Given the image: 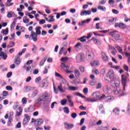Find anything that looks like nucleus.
<instances>
[{
	"label": "nucleus",
	"mask_w": 130,
	"mask_h": 130,
	"mask_svg": "<svg viewBox=\"0 0 130 130\" xmlns=\"http://www.w3.org/2000/svg\"><path fill=\"white\" fill-rule=\"evenodd\" d=\"M121 82L122 85L123 86V90H120L119 89H116L114 91V94L115 95H117V94H119V97H121V96H124L125 95V93L123 92V91H125V87H126V83L127 82H129V79L127 78V76H125V75L123 74L121 75Z\"/></svg>",
	"instance_id": "obj_1"
},
{
	"label": "nucleus",
	"mask_w": 130,
	"mask_h": 130,
	"mask_svg": "<svg viewBox=\"0 0 130 130\" xmlns=\"http://www.w3.org/2000/svg\"><path fill=\"white\" fill-rule=\"evenodd\" d=\"M118 31L114 30L112 31H111L109 33V35L113 37L115 40L116 41H119V40H121V39H120V35H119L118 34Z\"/></svg>",
	"instance_id": "obj_2"
},
{
	"label": "nucleus",
	"mask_w": 130,
	"mask_h": 130,
	"mask_svg": "<svg viewBox=\"0 0 130 130\" xmlns=\"http://www.w3.org/2000/svg\"><path fill=\"white\" fill-rule=\"evenodd\" d=\"M86 58L88 60H92L94 58V53L92 51H88L86 52Z\"/></svg>",
	"instance_id": "obj_3"
},
{
	"label": "nucleus",
	"mask_w": 130,
	"mask_h": 130,
	"mask_svg": "<svg viewBox=\"0 0 130 130\" xmlns=\"http://www.w3.org/2000/svg\"><path fill=\"white\" fill-rule=\"evenodd\" d=\"M60 60L62 62H61L60 68L61 70L66 71V57H61Z\"/></svg>",
	"instance_id": "obj_4"
},
{
	"label": "nucleus",
	"mask_w": 130,
	"mask_h": 130,
	"mask_svg": "<svg viewBox=\"0 0 130 130\" xmlns=\"http://www.w3.org/2000/svg\"><path fill=\"white\" fill-rule=\"evenodd\" d=\"M107 78H109L110 81H113L114 78V71H113V70H110L107 75Z\"/></svg>",
	"instance_id": "obj_5"
},
{
	"label": "nucleus",
	"mask_w": 130,
	"mask_h": 130,
	"mask_svg": "<svg viewBox=\"0 0 130 130\" xmlns=\"http://www.w3.org/2000/svg\"><path fill=\"white\" fill-rule=\"evenodd\" d=\"M115 27H119V28H121V29H126L127 27V26H126V24L122 23H116L115 24Z\"/></svg>",
	"instance_id": "obj_6"
},
{
	"label": "nucleus",
	"mask_w": 130,
	"mask_h": 130,
	"mask_svg": "<svg viewBox=\"0 0 130 130\" xmlns=\"http://www.w3.org/2000/svg\"><path fill=\"white\" fill-rule=\"evenodd\" d=\"M101 99H105L106 100H107L109 102H110V101H113V99H114V98L113 96H105V94H103V95L101 97Z\"/></svg>",
	"instance_id": "obj_7"
},
{
	"label": "nucleus",
	"mask_w": 130,
	"mask_h": 130,
	"mask_svg": "<svg viewBox=\"0 0 130 130\" xmlns=\"http://www.w3.org/2000/svg\"><path fill=\"white\" fill-rule=\"evenodd\" d=\"M25 118L23 120V125H26V124L29 122V120H30V116L28 115V114L24 115Z\"/></svg>",
	"instance_id": "obj_8"
},
{
	"label": "nucleus",
	"mask_w": 130,
	"mask_h": 130,
	"mask_svg": "<svg viewBox=\"0 0 130 130\" xmlns=\"http://www.w3.org/2000/svg\"><path fill=\"white\" fill-rule=\"evenodd\" d=\"M21 61H22V60L20 58V56H16L15 57L14 63L19 65L21 63Z\"/></svg>",
	"instance_id": "obj_9"
},
{
	"label": "nucleus",
	"mask_w": 130,
	"mask_h": 130,
	"mask_svg": "<svg viewBox=\"0 0 130 130\" xmlns=\"http://www.w3.org/2000/svg\"><path fill=\"white\" fill-rule=\"evenodd\" d=\"M31 35H30V37L32 39V40L35 42L37 41V34H36V32L31 31Z\"/></svg>",
	"instance_id": "obj_10"
},
{
	"label": "nucleus",
	"mask_w": 130,
	"mask_h": 130,
	"mask_svg": "<svg viewBox=\"0 0 130 130\" xmlns=\"http://www.w3.org/2000/svg\"><path fill=\"white\" fill-rule=\"evenodd\" d=\"M40 87L41 88H44V87L46 88L47 87H48V81H47V80H43L42 81V85H40Z\"/></svg>",
	"instance_id": "obj_11"
},
{
	"label": "nucleus",
	"mask_w": 130,
	"mask_h": 130,
	"mask_svg": "<svg viewBox=\"0 0 130 130\" xmlns=\"http://www.w3.org/2000/svg\"><path fill=\"white\" fill-rule=\"evenodd\" d=\"M67 98L69 103H70L69 106H71V107H74V103L73 102V101H72L71 96L67 95Z\"/></svg>",
	"instance_id": "obj_12"
},
{
	"label": "nucleus",
	"mask_w": 130,
	"mask_h": 130,
	"mask_svg": "<svg viewBox=\"0 0 130 130\" xmlns=\"http://www.w3.org/2000/svg\"><path fill=\"white\" fill-rule=\"evenodd\" d=\"M43 123V119H38L37 120V122L35 123V125L37 126H39V125H41Z\"/></svg>",
	"instance_id": "obj_13"
},
{
	"label": "nucleus",
	"mask_w": 130,
	"mask_h": 130,
	"mask_svg": "<svg viewBox=\"0 0 130 130\" xmlns=\"http://www.w3.org/2000/svg\"><path fill=\"white\" fill-rule=\"evenodd\" d=\"M120 84V83H119V82H118V83H114L111 84V86L114 89H119H119H120V88L119 87Z\"/></svg>",
	"instance_id": "obj_14"
},
{
	"label": "nucleus",
	"mask_w": 130,
	"mask_h": 130,
	"mask_svg": "<svg viewBox=\"0 0 130 130\" xmlns=\"http://www.w3.org/2000/svg\"><path fill=\"white\" fill-rule=\"evenodd\" d=\"M42 28L41 26H37L35 28L36 34L37 35H41V30H40Z\"/></svg>",
	"instance_id": "obj_15"
},
{
	"label": "nucleus",
	"mask_w": 130,
	"mask_h": 130,
	"mask_svg": "<svg viewBox=\"0 0 130 130\" xmlns=\"http://www.w3.org/2000/svg\"><path fill=\"white\" fill-rule=\"evenodd\" d=\"M91 14V11L88 10L82 11L80 13L81 16H87V15H90Z\"/></svg>",
	"instance_id": "obj_16"
},
{
	"label": "nucleus",
	"mask_w": 130,
	"mask_h": 130,
	"mask_svg": "<svg viewBox=\"0 0 130 130\" xmlns=\"http://www.w3.org/2000/svg\"><path fill=\"white\" fill-rule=\"evenodd\" d=\"M83 59H84V55L82 54L79 53L78 54L77 56V60H78L79 61H82Z\"/></svg>",
	"instance_id": "obj_17"
},
{
	"label": "nucleus",
	"mask_w": 130,
	"mask_h": 130,
	"mask_svg": "<svg viewBox=\"0 0 130 130\" xmlns=\"http://www.w3.org/2000/svg\"><path fill=\"white\" fill-rule=\"evenodd\" d=\"M39 98L41 99L42 101H47V99H48V95L42 94Z\"/></svg>",
	"instance_id": "obj_18"
},
{
	"label": "nucleus",
	"mask_w": 130,
	"mask_h": 130,
	"mask_svg": "<svg viewBox=\"0 0 130 130\" xmlns=\"http://www.w3.org/2000/svg\"><path fill=\"white\" fill-rule=\"evenodd\" d=\"M92 97L94 98V99H97V98H100V93L98 91L94 92L92 94Z\"/></svg>",
	"instance_id": "obj_19"
},
{
	"label": "nucleus",
	"mask_w": 130,
	"mask_h": 130,
	"mask_svg": "<svg viewBox=\"0 0 130 130\" xmlns=\"http://www.w3.org/2000/svg\"><path fill=\"white\" fill-rule=\"evenodd\" d=\"M63 85H64V83H61L60 86H58L57 87L58 90H59V91H60L61 93H63V92H64V91H63V89H62V88H63Z\"/></svg>",
	"instance_id": "obj_20"
},
{
	"label": "nucleus",
	"mask_w": 130,
	"mask_h": 130,
	"mask_svg": "<svg viewBox=\"0 0 130 130\" xmlns=\"http://www.w3.org/2000/svg\"><path fill=\"white\" fill-rule=\"evenodd\" d=\"M0 56L2 57L3 59L4 60H6V59L8 57L7 54L5 53L4 52H0Z\"/></svg>",
	"instance_id": "obj_21"
},
{
	"label": "nucleus",
	"mask_w": 130,
	"mask_h": 130,
	"mask_svg": "<svg viewBox=\"0 0 130 130\" xmlns=\"http://www.w3.org/2000/svg\"><path fill=\"white\" fill-rule=\"evenodd\" d=\"M15 13L13 11L9 12L7 14V18H12L15 16Z\"/></svg>",
	"instance_id": "obj_22"
},
{
	"label": "nucleus",
	"mask_w": 130,
	"mask_h": 130,
	"mask_svg": "<svg viewBox=\"0 0 130 130\" xmlns=\"http://www.w3.org/2000/svg\"><path fill=\"white\" fill-rule=\"evenodd\" d=\"M75 72V76L76 78H79L80 77V75H81V73H80V71L78 69H76L74 70Z\"/></svg>",
	"instance_id": "obj_23"
},
{
	"label": "nucleus",
	"mask_w": 130,
	"mask_h": 130,
	"mask_svg": "<svg viewBox=\"0 0 130 130\" xmlns=\"http://www.w3.org/2000/svg\"><path fill=\"white\" fill-rule=\"evenodd\" d=\"M111 90V88L110 87H107L106 88L104 89V92L106 94H109V92Z\"/></svg>",
	"instance_id": "obj_24"
},
{
	"label": "nucleus",
	"mask_w": 130,
	"mask_h": 130,
	"mask_svg": "<svg viewBox=\"0 0 130 130\" xmlns=\"http://www.w3.org/2000/svg\"><path fill=\"white\" fill-rule=\"evenodd\" d=\"M68 89L70 91H77L79 88L76 86H69Z\"/></svg>",
	"instance_id": "obj_25"
},
{
	"label": "nucleus",
	"mask_w": 130,
	"mask_h": 130,
	"mask_svg": "<svg viewBox=\"0 0 130 130\" xmlns=\"http://www.w3.org/2000/svg\"><path fill=\"white\" fill-rule=\"evenodd\" d=\"M1 33L4 35H8L9 34V28H6V30L2 29Z\"/></svg>",
	"instance_id": "obj_26"
},
{
	"label": "nucleus",
	"mask_w": 130,
	"mask_h": 130,
	"mask_svg": "<svg viewBox=\"0 0 130 130\" xmlns=\"http://www.w3.org/2000/svg\"><path fill=\"white\" fill-rule=\"evenodd\" d=\"M83 46H82V44L81 43H78L75 45L76 49H82Z\"/></svg>",
	"instance_id": "obj_27"
},
{
	"label": "nucleus",
	"mask_w": 130,
	"mask_h": 130,
	"mask_svg": "<svg viewBox=\"0 0 130 130\" xmlns=\"http://www.w3.org/2000/svg\"><path fill=\"white\" fill-rule=\"evenodd\" d=\"M113 112L115 114V115H119V109L118 108H115L113 110Z\"/></svg>",
	"instance_id": "obj_28"
},
{
	"label": "nucleus",
	"mask_w": 130,
	"mask_h": 130,
	"mask_svg": "<svg viewBox=\"0 0 130 130\" xmlns=\"http://www.w3.org/2000/svg\"><path fill=\"white\" fill-rule=\"evenodd\" d=\"M90 64L91 67H95L96 66H99L100 63L98 61H94L93 62H91Z\"/></svg>",
	"instance_id": "obj_29"
},
{
	"label": "nucleus",
	"mask_w": 130,
	"mask_h": 130,
	"mask_svg": "<svg viewBox=\"0 0 130 130\" xmlns=\"http://www.w3.org/2000/svg\"><path fill=\"white\" fill-rule=\"evenodd\" d=\"M91 40H93V42L95 44H99L100 43V40H99L98 39H95L94 38H92Z\"/></svg>",
	"instance_id": "obj_30"
},
{
	"label": "nucleus",
	"mask_w": 130,
	"mask_h": 130,
	"mask_svg": "<svg viewBox=\"0 0 130 130\" xmlns=\"http://www.w3.org/2000/svg\"><path fill=\"white\" fill-rule=\"evenodd\" d=\"M78 40H80L81 42H86V36H83L80 38L78 39Z\"/></svg>",
	"instance_id": "obj_31"
},
{
	"label": "nucleus",
	"mask_w": 130,
	"mask_h": 130,
	"mask_svg": "<svg viewBox=\"0 0 130 130\" xmlns=\"http://www.w3.org/2000/svg\"><path fill=\"white\" fill-rule=\"evenodd\" d=\"M66 125L67 126V128H68L69 129H72V128H73V127H74V124H68L66 123Z\"/></svg>",
	"instance_id": "obj_32"
},
{
	"label": "nucleus",
	"mask_w": 130,
	"mask_h": 130,
	"mask_svg": "<svg viewBox=\"0 0 130 130\" xmlns=\"http://www.w3.org/2000/svg\"><path fill=\"white\" fill-rule=\"evenodd\" d=\"M90 21H91V18H89L84 21H81V23H82V24H83L84 25V24H88V23H90Z\"/></svg>",
	"instance_id": "obj_33"
},
{
	"label": "nucleus",
	"mask_w": 130,
	"mask_h": 130,
	"mask_svg": "<svg viewBox=\"0 0 130 130\" xmlns=\"http://www.w3.org/2000/svg\"><path fill=\"white\" fill-rule=\"evenodd\" d=\"M15 46V43L14 42H10L9 46H7L8 48H12Z\"/></svg>",
	"instance_id": "obj_34"
},
{
	"label": "nucleus",
	"mask_w": 130,
	"mask_h": 130,
	"mask_svg": "<svg viewBox=\"0 0 130 130\" xmlns=\"http://www.w3.org/2000/svg\"><path fill=\"white\" fill-rule=\"evenodd\" d=\"M43 101L42 100L40 99L39 98L37 99L36 100V104H38V105H41V102Z\"/></svg>",
	"instance_id": "obj_35"
},
{
	"label": "nucleus",
	"mask_w": 130,
	"mask_h": 130,
	"mask_svg": "<svg viewBox=\"0 0 130 130\" xmlns=\"http://www.w3.org/2000/svg\"><path fill=\"white\" fill-rule=\"evenodd\" d=\"M104 6H98V10H101V11H106V8L103 7Z\"/></svg>",
	"instance_id": "obj_36"
},
{
	"label": "nucleus",
	"mask_w": 130,
	"mask_h": 130,
	"mask_svg": "<svg viewBox=\"0 0 130 130\" xmlns=\"http://www.w3.org/2000/svg\"><path fill=\"white\" fill-rule=\"evenodd\" d=\"M23 69H25L26 72H29L31 70V66L26 67L25 65L24 66Z\"/></svg>",
	"instance_id": "obj_37"
},
{
	"label": "nucleus",
	"mask_w": 130,
	"mask_h": 130,
	"mask_svg": "<svg viewBox=\"0 0 130 130\" xmlns=\"http://www.w3.org/2000/svg\"><path fill=\"white\" fill-rule=\"evenodd\" d=\"M38 95V90H35L32 94V96L33 98L36 97V95Z\"/></svg>",
	"instance_id": "obj_38"
},
{
	"label": "nucleus",
	"mask_w": 130,
	"mask_h": 130,
	"mask_svg": "<svg viewBox=\"0 0 130 130\" xmlns=\"http://www.w3.org/2000/svg\"><path fill=\"white\" fill-rule=\"evenodd\" d=\"M70 69V67L66 66V74H71L72 72L71 71H69L68 70Z\"/></svg>",
	"instance_id": "obj_39"
},
{
	"label": "nucleus",
	"mask_w": 130,
	"mask_h": 130,
	"mask_svg": "<svg viewBox=\"0 0 130 130\" xmlns=\"http://www.w3.org/2000/svg\"><path fill=\"white\" fill-rule=\"evenodd\" d=\"M23 23H29V19L27 18L26 16L23 17Z\"/></svg>",
	"instance_id": "obj_40"
},
{
	"label": "nucleus",
	"mask_w": 130,
	"mask_h": 130,
	"mask_svg": "<svg viewBox=\"0 0 130 130\" xmlns=\"http://www.w3.org/2000/svg\"><path fill=\"white\" fill-rule=\"evenodd\" d=\"M25 90H26V92H28V91H30L32 89V87L27 86L24 87Z\"/></svg>",
	"instance_id": "obj_41"
},
{
	"label": "nucleus",
	"mask_w": 130,
	"mask_h": 130,
	"mask_svg": "<svg viewBox=\"0 0 130 130\" xmlns=\"http://www.w3.org/2000/svg\"><path fill=\"white\" fill-rule=\"evenodd\" d=\"M16 26V21L14 20L13 21L11 25V29H14Z\"/></svg>",
	"instance_id": "obj_42"
},
{
	"label": "nucleus",
	"mask_w": 130,
	"mask_h": 130,
	"mask_svg": "<svg viewBox=\"0 0 130 130\" xmlns=\"http://www.w3.org/2000/svg\"><path fill=\"white\" fill-rule=\"evenodd\" d=\"M106 73V70L105 69H102L101 70V74L103 76H104L105 75V73Z\"/></svg>",
	"instance_id": "obj_43"
},
{
	"label": "nucleus",
	"mask_w": 130,
	"mask_h": 130,
	"mask_svg": "<svg viewBox=\"0 0 130 130\" xmlns=\"http://www.w3.org/2000/svg\"><path fill=\"white\" fill-rule=\"evenodd\" d=\"M123 68L124 70V71H125L126 72H128V66L124 64L123 66Z\"/></svg>",
	"instance_id": "obj_44"
},
{
	"label": "nucleus",
	"mask_w": 130,
	"mask_h": 130,
	"mask_svg": "<svg viewBox=\"0 0 130 130\" xmlns=\"http://www.w3.org/2000/svg\"><path fill=\"white\" fill-rule=\"evenodd\" d=\"M21 122H18L15 126V128H21Z\"/></svg>",
	"instance_id": "obj_45"
},
{
	"label": "nucleus",
	"mask_w": 130,
	"mask_h": 130,
	"mask_svg": "<svg viewBox=\"0 0 130 130\" xmlns=\"http://www.w3.org/2000/svg\"><path fill=\"white\" fill-rule=\"evenodd\" d=\"M101 88H102V84L101 83V82H99L98 84V85L96 86V89H101Z\"/></svg>",
	"instance_id": "obj_46"
},
{
	"label": "nucleus",
	"mask_w": 130,
	"mask_h": 130,
	"mask_svg": "<svg viewBox=\"0 0 130 130\" xmlns=\"http://www.w3.org/2000/svg\"><path fill=\"white\" fill-rule=\"evenodd\" d=\"M22 104H26L27 103V98H23L22 99Z\"/></svg>",
	"instance_id": "obj_47"
},
{
	"label": "nucleus",
	"mask_w": 130,
	"mask_h": 130,
	"mask_svg": "<svg viewBox=\"0 0 130 130\" xmlns=\"http://www.w3.org/2000/svg\"><path fill=\"white\" fill-rule=\"evenodd\" d=\"M86 101H87V102H96V101H97V100L87 99Z\"/></svg>",
	"instance_id": "obj_48"
},
{
	"label": "nucleus",
	"mask_w": 130,
	"mask_h": 130,
	"mask_svg": "<svg viewBox=\"0 0 130 130\" xmlns=\"http://www.w3.org/2000/svg\"><path fill=\"white\" fill-rule=\"evenodd\" d=\"M41 81V77H38L37 78H36L35 79V82L37 84H39V81Z\"/></svg>",
	"instance_id": "obj_49"
},
{
	"label": "nucleus",
	"mask_w": 130,
	"mask_h": 130,
	"mask_svg": "<svg viewBox=\"0 0 130 130\" xmlns=\"http://www.w3.org/2000/svg\"><path fill=\"white\" fill-rule=\"evenodd\" d=\"M9 94V93L7 91H4L3 92V97H7V95Z\"/></svg>",
	"instance_id": "obj_50"
},
{
	"label": "nucleus",
	"mask_w": 130,
	"mask_h": 130,
	"mask_svg": "<svg viewBox=\"0 0 130 130\" xmlns=\"http://www.w3.org/2000/svg\"><path fill=\"white\" fill-rule=\"evenodd\" d=\"M33 48L32 49V51H34V53H35L36 51H37V50L36 49L37 47L34 44L32 45Z\"/></svg>",
	"instance_id": "obj_51"
},
{
	"label": "nucleus",
	"mask_w": 130,
	"mask_h": 130,
	"mask_svg": "<svg viewBox=\"0 0 130 130\" xmlns=\"http://www.w3.org/2000/svg\"><path fill=\"white\" fill-rule=\"evenodd\" d=\"M106 2H107V0H102L99 3V5H105V4H106Z\"/></svg>",
	"instance_id": "obj_52"
},
{
	"label": "nucleus",
	"mask_w": 130,
	"mask_h": 130,
	"mask_svg": "<svg viewBox=\"0 0 130 130\" xmlns=\"http://www.w3.org/2000/svg\"><path fill=\"white\" fill-rule=\"evenodd\" d=\"M78 115H77V113H73L72 114H71V117H72V118H76V117H77Z\"/></svg>",
	"instance_id": "obj_53"
},
{
	"label": "nucleus",
	"mask_w": 130,
	"mask_h": 130,
	"mask_svg": "<svg viewBox=\"0 0 130 130\" xmlns=\"http://www.w3.org/2000/svg\"><path fill=\"white\" fill-rule=\"evenodd\" d=\"M116 48L118 50L119 52H120V53H122V49H121V47L119 46H117Z\"/></svg>",
	"instance_id": "obj_54"
},
{
	"label": "nucleus",
	"mask_w": 130,
	"mask_h": 130,
	"mask_svg": "<svg viewBox=\"0 0 130 130\" xmlns=\"http://www.w3.org/2000/svg\"><path fill=\"white\" fill-rule=\"evenodd\" d=\"M39 24L40 25H43V24H45V20L41 19L39 22Z\"/></svg>",
	"instance_id": "obj_55"
},
{
	"label": "nucleus",
	"mask_w": 130,
	"mask_h": 130,
	"mask_svg": "<svg viewBox=\"0 0 130 130\" xmlns=\"http://www.w3.org/2000/svg\"><path fill=\"white\" fill-rule=\"evenodd\" d=\"M12 75H13V72H10L7 74V77L8 78H11V77H12Z\"/></svg>",
	"instance_id": "obj_56"
},
{
	"label": "nucleus",
	"mask_w": 130,
	"mask_h": 130,
	"mask_svg": "<svg viewBox=\"0 0 130 130\" xmlns=\"http://www.w3.org/2000/svg\"><path fill=\"white\" fill-rule=\"evenodd\" d=\"M6 89L8 91H12V90H13V87H12V86H6Z\"/></svg>",
	"instance_id": "obj_57"
},
{
	"label": "nucleus",
	"mask_w": 130,
	"mask_h": 130,
	"mask_svg": "<svg viewBox=\"0 0 130 130\" xmlns=\"http://www.w3.org/2000/svg\"><path fill=\"white\" fill-rule=\"evenodd\" d=\"M60 103H61V105L63 106L66 105V99L62 100Z\"/></svg>",
	"instance_id": "obj_58"
},
{
	"label": "nucleus",
	"mask_w": 130,
	"mask_h": 130,
	"mask_svg": "<svg viewBox=\"0 0 130 130\" xmlns=\"http://www.w3.org/2000/svg\"><path fill=\"white\" fill-rule=\"evenodd\" d=\"M115 3V1L114 0H109L108 4L109 5H113Z\"/></svg>",
	"instance_id": "obj_59"
},
{
	"label": "nucleus",
	"mask_w": 130,
	"mask_h": 130,
	"mask_svg": "<svg viewBox=\"0 0 130 130\" xmlns=\"http://www.w3.org/2000/svg\"><path fill=\"white\" fill-rule=\"evenodd\" d=\"M102 59H103V60H104V61H108V56L103 57V58H102Z\"/></svg>",
	"instance_id": "obj_60"
},
{
	"label": "nucleus",
	"mask_w": 130,
	"mask_h": 130,
	"mask_svg": "<svg viewBox=\"0 0 130 130\" xmlns=\"http://www.w3.org/2000/svg\"><path fill=\"white\" fill-rule=\"evenodd\" d=\"M83 93L84 94H88V88L85 87L83 89Z\"/></svg>",
	"instance_id": "obj_61"
},
{
	"label": "nucleus",
	"mask_w": 130,
	"mask_h": 130,
	"mask_svg": "<svg viewBox=\"0 0 130 130\" xmlns=\"http://www.w3.org/2000/svg\"><path fill=\"white\" fill-rule=\"evenodd\" d=\"M92 73L95 74V75H99V71L98 70H92Z\"/></svg>",
	"instance_id": "obj_62"
},
{
	"label": "nucleus",
	"mask_w": 130,
	"mask_h": 130,
	"mask_svg": "<svg viewBox=\"0 0 130 130\" xmlns=\"http://www.w3.org/2000/svg\"><path fill=\"white\" fill-rule=\"evenodd\" d=\"M73 60V58L66 57V61H71Z\"/></svg>",
	"instance_id": "obj_63"
},
{
	"label": "nucleus",
	"mask_w": 130,
	"mask_h": 130,
	"mask_svg": "<svg viewBox=\"0 0 130 130\" xmlns=\"http://www.w3.org/2000/svg\"><path fill=\"white\" fill-rule=\"evenodd\" d=\"M112 12L113 13V14H118V13H119V12L118 10H116L115 9H113Z\"/></svg>",
	"instance_id": "obj_64"
}]
</instances>
